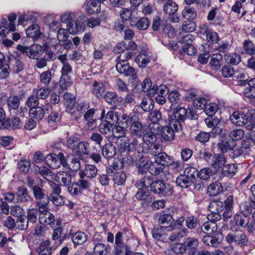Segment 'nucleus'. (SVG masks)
<instances>
[{"mask_svg": "<svg viewBox=\"0 0 255 255\" xmlns=\"http://www.w3.org/2000/svg\"><path fill=\"white\" fill-rule=\"evenodd\" d=\"M113 125L107 120L103 121L99 125L98 128L100 133L104 134L112 132Z\"/></svg>", "mask_w": 255, "mask_h": 255, "instance_id": "obj_41", "label": "nucleus"}, {"mask_svg": "<svg viewBox=\"0 0 255 255\" xmlns=\"http://www.w3.org/2000/svg\"><path fill=\"white\" fill-rule=\"evenodd\" d=\"M174 211L175 212V215L174 216V221L173 223V230L182 225L183 222L185 221V219L184 216L181 214L182 210L180 209H174Z\"/></svg>", "mask_w": 255, "mask_h": 255, "instance_id": "obj_42", "label": "nucleus"}, {"mask_svg": "<svg viewBox=\"0 0 255 255\" xmlns=\"http://www.w3.org/2000/svg\"><path fill=\"white\" fill-rule=\"evenodd\" d=\"M86 9L90 14L97 13L100 11L101 5L96 0H89L87 4Z\"/></svg>", "mask_w": 255, "mask_h": 255, "instance_id": "obj_37", "label": "nucleus"}, {"mask_svg": "<svg viewBox=\"0 0 255 255\" xmlns=\"http://www.w3.org/2000/svg\"><path fill=\"white\" fill-rule=\"evenodd\" d=\"M223 191V186L219 182L210 184L208 188V193L212 196H216Z\"/></svg>", "mask_w": 255, "mask_h": 255, "instance_id": "obj_31", "label": "nucleus"}, {"mask_svg": "<svg viewBox=\"0 0 255 255\" xmlns=\"http://www.w3.org/2000/svg\"><path fill=\"white\" fill-rule=\"evenodd\" d=\"M148 169L151 175H157L163 171V166L154 161L150 164Z\"/></svg>", "mask_w": 255, "mask_h": 255, "instance_id": "obj_55", "label": "nucleus"}, {"mask_svg": "<svg viewBox=\"0 0 255 255\" xmlns=\"http://www.w3.org/2000/svg\"><path fill=\"white\" fill-rule=\"evenodd\" d=\"M15 196L16 202L19 204L26 205L33 201L28 189L23 186L17 187Z\"/></svg>", "mask_w": 255, "mask_h": 255, "instance_id": "obj_8", "label": "nucleus"}, {"mask_svg": "<svg viewBox=\"0 0 255 255\" xmlns=\"http://www.w3.org/2000/svg\"><path fill=\"white\" fill-rule=\"evenodd\" d=\"M62 227H58L53 230L52 234V240L58 245L61 244L65 239V235L62 236Z\"/></svg>", "mask_w": 255, "mask_h": 255, "instance_id": "obj_35", "label": "nucleus"}, {"mask_svg": "<svg viewBox=\"0 0 255 255\" xmlns=\"http://www.w3.org/2000/svg\"><path fill=\"white\" fill-rule=\"evenodd\" d=\"M75 154L79 158H83V155H89L90 154V145L86 141H79L74 151Z\"/></svg>", "mask_w": 255, "mask_h": 255, "instance_id": "obj_21", "label": "nucleus"}, {"mask_svg": "<svg viewBox=\"0 0 255 255\" xmlns=\"http://www.w3.org/2000/svg\"><path fill=\"white\" fill-rule=\"evenodd\" d=\"M138 191L135 194V197L138 200H147V201H149L151 200V197L149 198V191L148 189L142 188L140 187H138Z\"/></svg>", "mask_w": 255, "mask_h": 255, "instance_id": "obj_47", "label": "nucleus"}, {"mask_svg": "<svg viewBox=\"0 0 255 255\" xmlns=\"http://www.w3.org/2000/svg\"><path fill=\"white\" fill-rule=\"evenodd\" d=\"M51 90L48 87H42L39 89H34L33 90V93L35 94L38 99L44 100L46 99L50 93Z\"/></svg>", "mask_w": 255, "mask_h": 255, "instance_id": "obj_48", "label": "nucleus"}, {"mask_svg": "<svg viewBox=\"0 0 255 255\" xmlns=\"http://www.w3.org/2000/svg\"><path fill=\"white\" fill-rule=\"evenodd\" d=\"M69 236L75 246L83 245L88 240V235L85 232L80 231L75 233L70 232Z\"/></svg>", "mask_w": 255, "mask_h": 255, "instance_id": "obj_15", "label": "nucleus"}, {"mask_svg": "<svg viewBox=\"0 0 255 255\" xmlns=\"http://www.w3.org/2000/svg\"><path fill=\"white\" fill-rule=\"evenodd\" d=\"M46 164L51 168L57 169L59 168L61 165L63 167H67L66 159L62 152H59L57 155L55 153H50L44 158Z\"/></svg>", "mask_w": 255, "mask_h": 255, "instance_id": "obj_4", "label": "nucleus"}, {"mask_svg": "<svg viewBox=\"0 0 255 255\" xmlns=\"http://www.w3.org/2000/svg\"><path fill=\"white\" fill-rule=\"evenodd\" d=\"M72 72V68L70 64L64 63L61 69V79L60 80V86L62 89H66L71 84V79L69 74Z\"/></svg>", "mask_w": 255, "mask_h": 255, "instance_id": "obj_7", "label": "nucleus"}, {"mask_svg": "<svg viewBox=\"0 0 255 255\" xmlns=\"http://www.w3.org/2000/svg\"><path fill=\"white\" fill-rule=\"evenodd\" d=\"M33 194L36 201L48 199V196L44 193L43 190L39 186H35L32 189Z\"/></svg>", "mask_w": 255, "mask_h": 255, "instance_id": "obj_58", "label": "nucleus"}, {"mask_svg": "<svg viewBox=\"0 0 255 255\" xmlns=\"http://www.w3.org/2000/svg\"><path fill=\"white\" fill-rule=\"evenodd\" d=\"M53 108L51 105L49 103L45 104L42 107H36L30 109L29 115L34 118L38 120H42L46 113H48L49 110Z\"/></svg>", "mask_w": 255, "mask_h": 255, "instance_id": "obj_11", "label": "nucleus"}, {"mask_svg": "<svg viewBox=\"0 0 255 255\" xmlns=\"http://www.w3.org/2000/svg\"><path fill=\"white\" fill-rule=\"evenodd\" d=\"M17 49L22 53H25L28 57L31 59L37 58L39 55V47L37 45H33L29 47L18 45Z\"/></svg>", "mask_w": 255, "mask_h": 255, "instance_id": "obj_13", "label": "nucleus"}, {"mask_svg": "<svg viewBox=\"0 0 255 255\" xmlns=\"http://www.w3.org/2000/svg\"><path fill=\"white\" fill-rule=\"evenodd\" d=\"M181 121H179L178 119L173 118V116L171 115L169 118V124L168 126L170 128H171L175 132H178L181 129Z\"/></svg>", "mask_w": 255, "mask_h": 255, "instance_id": "obj_56", "label": "nucleus"}, {"mask_svg": "<svg viewBox=\"0 0 255 255\" xmlns=\"http://www.w3.org/2000/svg\"><path fill=\"white\" fill-rule=\"evenodd\" d=\"M95 113V110L94 109H90L84 113V117L85 121H86V124L91 128H93L96 126V121L93 119Z\"/></svg>", "mask_w": 255, "mask_h": 255, "instance_id": "obj_34", "label": "nucleus"}, {"mask_svg": "<svg viewBox=\"0 0 255 255\" xmlns=\"http://www.w3.org/2000/svg\"><path fill=\"white\" fill-rule=\"evenodd\" d=\"M12 65V69L15 73H18L23 69L24 64L19 58L14 57L10 61Z\"/></svg>", "mask_w": 255, "mask_h": 255, "instance_id": "obj_63", "label": "nucleus"}, {"mask_svg": "<svg viewBox=\"0 0 255 255\" xmlns=\"http://www.w3.org/2000/svg\"><path fill=\"white\" fill-rule=\"evenodd\" d=\"M140 107L144 112H150L154 108V102L150 98H144L140 103Z\"/></svg>", "mask_w": 255, "mask_h": 255, "instance_id": "obj_57", "label": "nucleus"}, {"mask_svg": "<svg viewBox=\"0 0 255 255\" xmlns=\"http://www.w3.org/2000/svg\"><path fill=\"white\" fill-rule=\"evenodd\" d=\"M116 61L117 62L116 67L119 73L124 74L125 76H130L131 80H134V82H138L135 70L133 67L129 66L128 61L118 60V58Z\"/></svg>", "mask_w": 255, "mask_h": 255, "instance_id": "obj_5", "label": "nucleus"}, {"mask_svg": "<svg viewBox=\"0 0 255 255\" xmlns=\"http://www.w3.org/2000/svg\"><path fill=\"white\" fill-rule=\"evenodd\" d=\"M189 112L188 113V110L185 108H179L176 109L175 112L173 113L172 116L173 118L178 119L179 121L183 122L187 117H190V119L196 118V117L193 115L192 110L189 109Z\"/></svg>", "mask_w": 255, "mask_h": 255, "instance_id": "obj_18", "label": "nucleus"}, {"mask_svg": "<svg viewBox=\"0 0 255 255\" xmlns=\"http://www.w3.org/2000/svg\"><path fill=\"white\" fill-rule=\"evenodd\" d=\"M236 224L241 227H246L249 222V217L241 212L235 215L234 217Z\"/></svg>", "mask_w": 255, "mask_h": 255, "instance_id": "obj_40", "label": "nucleus"}, {"mask_svg": "<svg viewBox=\"0 0 255 255\" xmlns=\"http://www.w3.org/2000/svg\"><path fill=\"white\" fill-rule=\"evenodd\" d=\"M153 156L154 161L163 166H169L172 162L170 157L165 152H156L153 153Z\"/></svg>", "mask_w": 255, "mask_h": 255, "instance_id": "obj_20", "label": "nucleus"}, {"mask_svg": "<svg viewBox=\"0 0 255 255\" xmlns=\"http://www.w3.org/2000/svg\"><path fill=\"white\" fill-rule=\"evenodd\" d=\"M48 198L36 201V207L39 214L48 211Z\"/></svg>", "mask_w": 255, "mask_h": 255, "instance_id": "obj_59", "label": "nucleus"}, {"mask_svg": "<svg viewBox=\"0 0 255 255\" xmlns=\"http://www.w3.org/2000/svg\"><path fill=\"white\" fill-rule=\"evenodd\" d=\"M129 133L131 137H141L144 134L146 126L139 121H133V122L129 126Z\"/></svg>", "mask_w": 255, "mask_h": 255, "instance_id": "obj_9", "label": "nucleus"}, {"mask_svg": "<svg viewBox=\"0 0 255 255\" xmlns=\"http://www.w3.org/2000/svg\"><path fill=\"white\" fill-rule=\"evenodd\" d=\"M185 92L184 97L186 100L188 101L194 102L199 96L198 92L195 89L189 88L184 90Z\"/></svg>", "mask_w": 255, "mask_h": 255, "instance_id": "obj_61", "label": "nucleus"}, {"mask_svg": "<svg viewBox=\"0 0 255 255\" xmlns=\"http://www.w3.org/2000/svg\"><path fill=\"white\" fill-rule=\"evenodd\" d=\"M151 191L161 196H169L173 192V187L169 184H166L160 180H154Z\"/></svg>", "mask_w": 255, "mask_h": 255, "instance_id": "obj_3", "label": "nucleus"}, {"mask_svg": "<svg viewBox=\"0 0 255 255\" xmlns=\"http://www.w3.org/2000/svg\"><path fill=\"white\" fill-rule=\"evenodd\" d=\"M38 173L44 179L50 182L53 179L54 174L52 171L46 167H40L38 168Z\"/></svg>", "mask_w": 255, "mask_h": 255, "instance_id": "obj_53", "label": "nucleus"}, {"mask_svg": "<svg viewBox=\"0 0 255 255\" xmlns=\"http://www.w3.org/2000/svg\"><path fill=\"white\" fill-rule=\"evenodd\" d=\"M175 133L171 128L168 125L164 126L162 128L161 134L162 138L166 141H171L175 138Z\"/></svg>", "mask_w": 255, "mask_h": 255, "instance_id": "obj_32", "label": "nucleus"}, {"mask_svg": "<svg viewBox=\"0 0 255 255\" xmlns=\"http://www.w3.org/2000/svg\"><path fill=\"white\" fill-rule=\"evenodd\" d=\"M226 240L229 243L234 242L241 245H245L248 242V239L246 235L241 231L229 233L226 237Z\"/></svg>", "mask_w": 255, "mask_h": 255, "instance_id": "obj_12", "label": "nucleus"}, {"mask_svg": "<svg viewBox=\"0 0 255 255\" xmlns=\"http://www.w3.org/2000/svg\"><path fill=\"white\" fill-rule=\"evenodd\" d=\"M233 77L239 80V82L241 83L240 85H245L246 83L247 75L245 71L243 69H239L234 71Z\"/></svg>", "mask_w": 255, "mask_h": 255, "instance_id": "obj_49", "label": "nucleus"}, {"mask_svg": "<svg viewBox=\"0 0 255 255\" xmlns=\"http://www.w3.org/2000/svg\"><path fill=\"white\" fill-rule=\"evenodd\" d=\"M92 94L97 99L103 98L106 87V83L103 81L92 80L90 82Z\"/></svg>", "mask_w": 255, "mask_h": 255, "instance_id": "obj_6", "label": "nucleus"}, {"mask_svg": "<svg viewBox=\"0 0 255 255\" xmlns=\"http://www.w3.org/2000/svg\"><path fill=\"white\" fill-rule=\"evenodd\" d=\"M237 171V168L235 164H230L226 165L223 169V173L228 177H232Z\"/></svg>", "mask_w": 255, "mask_h": 255, "instance_id": "obj_52", "label": "nucleus"}, {"mask_svg": "<svg viewBox=\"0 0 255 255\" xmlns=\"http://www.w3.org/2000/svg\"><path fill=\"white\" fill-rule=\"evenodd\" d=\"M126 180V174L121 171H117L114 174L113 181L118 186L123 185Z\"/></svg>", "mask_w": 255, "mask_h": 255, "instance_id": "obj_50", "label": "nucleus"}, {"mask_svg": "<svg viewBox=\"0 0 255 255\" xmlns=\"http://www.w3.org/2000/svg\"><path fill=\"white\" fill-rule=\"evenodd\" d=\"M9 23H7L6 22V24L3 23V27H4V28H3L0 31V36L5 37L6 36V34H9V32H14L16 30V26L15 25L12 23V22L14 21L16 19V16L14 13L10 14L8 17Z\"/></svg>", "mask_w": 255, "mask_h": 255, "instance_id": "obj_16", "label": "nucleus"}, {"mask_svg": "<svg viewBox=\"0 0 255 255\" xmlns=\"http://www.w3.org/2000/svg\"><path fill=\"white\" fill-rule=\"evenodd\" d=\"M57 177L60 183H62L64 186L67 185L71 181V175L65 171L58 172L57 174Z\"/></svg>", "mask_w": 255, "mask_h": 255, "instance_id": "obj_51", "label": "nucleus"}, {"mask_svg": "<svg viewBox=\"0 0 255 255\" xmlns=\"http://www.w3.org/2000/svg\"><path fill=\"white\" fill-rule=\"evenodd\" d=\"M183 244L186 250L188 251L189 255H195L196 254V249L199 245L197 239L195 238L188 237L184 240Z\"/></svg>", "mask_w": 255, "mask_h": 255, "instance_id": "obj_17", "label": "nucleus"}, {"mask_svg": "<svg viewBox=\"0 0 255 255\" xmlns=\"http://www.w3.org/2000/svg\"><path fill=\"white\" fill-rule=\"evenodd\" d=\"M199 225V221L196 217L191 216L185 218V226L188 229L191 230H197Z\"/></svg>", "mask_w": 255, "mask_h": 255, "instance_id": "obj_36", "label": "nucleus"}, {"mask_svg": "<svg viewBox=\"0 0 255 255\" xmlns=\"http://www.w3.org/2000/svg\"><path fill=\"white\" fill-rule=\"evenodd\" d=\"M128 145H120L119 151L121 152H131L137 149L139 152L147 153L149 150V146L145 143H139L137 137H131Z\"/></svg>", "mask_w": 255, "mask_h": 255, "instance_id": "obj_2", "label": "nucleus"}, {"mask_svg": "<svg viewBox=\"0 0 255 255\" xmlns=\"http://www.w3.org/2000/svg\"><path fill=\"white\" fill-rule=\"evenodd\" d=\"M196 156L197 158L203 159L207 162H209L212 158V153L206 149L197 150Z\"/></svg>", "mask_w": 255, "mask_h": 255, "instance_id": "obj_62", "label": "nucleus"}, {"mask_svg": "<svg viewBox=\"0 0 255 255\" xmlns=\"http://www.w3.org/2000/svg\"><path fill=\"white\" fill-rule=\"evenodd\" d=\"M217 225L216 222L209 220L208 222H205L201 227V231L198 232L199 234L203 232H208L210 234H214L217 233Z\"/></svg>", "mask_w": 255, "mask_h": 255, "instance_id": "obj_28", "label": "nucleus"}, {"mask_svg": "<svg viewBox=\"0 0 255 255\" xmlns=\"http://www.w3.org/2000/svg\"><path fill=\"white\" fill-rule=\"evenodd\" d=\"M39 221L41 224L46 225L54 223L55 217L48 211L39 214Z\"/></svg>", "mask_w": 255, "mask_h": 255, "instance_id": "obj_26", "label": "nucleus"}, {"mask_svg": "<svg viewBox=\"0 0 255 255\" xmlns=\"http://www.w3.org/2000/svg\"><path fill=\"white\" fill-rule=\"evenodd\" d=\"M171 213V214L164 213L161 215L158 219L159 225L165 228L168 232L173 230V223L174 221V216L175 215L174 209L172 210Z\"/></svg>", "mask_w": 255, "mask_h": 255, "instance_id": "obj_10", "label": "nucleus"}, {"mask_svg": "<svg viewBox=\"0 0 255 255\" xmlns=\"http://www.w3.org/2000/svg\"><path fill=\"white\" fill-rule=\"evenodd\" d=\"M135 165L138 172L143 174L147 171L149 165L147 158L141 156L136 161Z\"/></svg>", "mask_w": 255, "mask_h": 255, "instance_id": "obj_29", "label": "nucleus"}, {"mask_svg": "<svg viewBox=\"0 0 255 255\" xmlns=\"http://www.w3.org/2000/svg\"><path fill=\"white\" fill-rule=\"evenodd\" d=\"M223 56L219 53H216L212 55L210 61V65L214 69H218L221 66Z\"/></svg>", "mask_w": 255, "mask_h": 255, "instance_id": "obj_43", "label": "nucleus"}, {"mask_svg": "<svg viewBox=\"0 0 255 255\" xmlns=\"http://www.w3.org/2000/svg\"><path fill=\"white\" fill-rule=\"evenodd\" d=\"M26 35L29 38H31L33 40L38 39L41 36L40 26L38 24L34 23L31 25L26 29Z\"/></svg>", "mask_w": 255, "mask_h": 255, "instance_id": "obj_25", "label": "nucleus"}, {"mask_svg": "<svg viewBox=\"0 0 255 255\" xmlns=\"http://www.w3.org/2000/svg\"><path fill=\"white\" fill-rule=\"evenodd\" d=\"M226 162L225 156L223 154H218L214 156V160L211 164L215 168H219L223 166Z\"/></svg>", "mask_w": 255, "mask_h": 255, "instance_id": "obj_64", "label": "nucleus"}, {"mask_svg": "<svg viewBox=\"0 0 255 255\" xmlns=\"http://www.w3.org/2000/svg\"><path fill=\"white\" fill-rule=\"evenodd\" d=\"M97 174L98 169L95 165L92 164H86L84 168L79 173L80 178H84L86 177L92 179L96 177Z\"/></svg>", "mask_w": 255, "mask_h": 255, "instance_id": "obj_14", "label": "nucleus"}, {"mask_svg": "<svg viewBox=\"0 0 255 255\" xmlns=\"http://www.w3.org/2000/svg\"><path fill=\"white\" fill-rule=\"evenodd\" d=\"M61 118V116L59 112L55 110L53 111L52 109V111L48 117L47 121L48 125L52 127L53 129H55L57 124L60 121Z\"/></svg>", "mask_w": 255, "mask_h": 255, "instance_id": "obj_27", "label": "nucleus"}, {"mask_svg": "<svg viewBox=\"0 0 255 255\" xmlns=\"http://www.w3.org/2000/svg\"><path fill=\"white\" fill-rule=\"evenodd\" d=\"M230 120L234 125L245 126L247 129L252 131L255 128V110L248 108L243 112L235 111L231 116Z\"/></svg>", "mask_w": 255, "mask_h": 255, "instance_id": "obj_1", "label": "nucleus"}, {"mask_svg": "<svg viewBox=\"0 0 255 255\" xmlns=\"http://www.w3.org/2000/svg\"><path fill=\"white\" fill-rule=\"evenodd\" d=\"M222 239V235L218 232L215 236L207 235L203 237V242L207 245L212 247L217 246Z\"/></svg>", "mask_w": 255, "mask_h": 255, "instance_id": "obj_24", "label": "nucleus"}, {"mask_svg": "<svg viewBox=\"0 0 255 255\" xmlns=\"http://www.w3.org/2000/svg\"><path fill=\"white\" fill-rule=\"evenodd\" d=\"M176 183L182 188H187L192 184L193 181L183 174L177 177Z\"/></svg>", "mask_w": 255, "mask_h": 255, "instance_id": "obj_38", "label": "nucleus"}, {"mask_svg": "<svg viewBox=\"0 0 255 255\" xmlns=\"http://www.w3.org/2000/svg\"><path fill=\"white\" fill-rule=\"evenodd\" d=\"M168 100L171 104V107H177L181 102L179 93L176 90L171 91L168 94Z\"/></svg>", "mask_w": 255, "mask_h": 255, "instance_id": "obj_30", "label": "nucleus"}, {"mask_svg": "<svg viewBox=\"0 0 255 255\" xmlns=\"http://www.w3.org/2000/svg\"><path fill=\"white\" fill-rule=\"evenodd\" d=\"M150 61V57L147 53H141L137 55L135 58V62L141 68H144Z\"/></svg>", "mask_w": 255, "mask_h": 255, "instance_id": "obj_33", "label": "nucleus"}, {"mask_svg": "<svg viewBox=\"0 0 255 255\" xmlns=\"http://www.w3.org/2000/svg\"><path fill=\"white\" fill-rule=\"evenodd\" d=\"M167 230L164 227H154L152 230L151 233L152 237L156 240H160L162 237L166 234Z\"/></svg>", "mask_w": 255, "mask_h": 255, "instance_id": "obj_60", "label": "nucleus"}, {"mask_svg": "<svg viewBox=\"0 0 255 255\" xmlns=\"http://www.w3.org/2000/svg\"><path fill=\"white\" fill-rule=\"evenodd\" d=\"M219 122L218 118L213 116L209 117L205 119V122L208 128L216 129V132H217L221 136H223L226 134V130L223 128H217Z\"/></svg>", "mask_w": 255, "mask_h": 255, "instance_id": "obj_23", "label": "nucleus"}, {"mask_svg": "<svg viewBox=\"0 0 255 255\" xmlns=\"http://www.w3.org/2000/svg\"><path fill=\"white\" fill-rule=\"evenodd\" d=\"M178 5L173 0L165 3L163 5V11L168 15L174 14L178 9Z\"/></svg>", "mask_w": 255, "mask_h": 255, "instance_id": "obj_39", "label": "nucleus"}, {"mask_svg": "<svg viewBox=\"0 0 255 255\" xmlns=\"http://www.w3.org/2000/svg\"><path fill=\"white\" fill-rule=\"evenodd\" d=\"M141 137L142 143H145L147 145H148V143L152 144L156 140L155 134L150 130L148 131L147 129Z\"/></svg>", "mask_w": 255, "mask_h": 255, "instance_id": "obj_44", "label": "nucleus"}, {"mask_svg": "<svg viewBox=\"0 0 255 255\" xmlns=\"http://www.w3.org/2000/svg\"><path fill=\"white\" fill-rule=\"evenodd\" d=\"M182 14L183 17L187 20L194 19L197 16V11L195 8L190 6L185 7Z\"/></svg>", "mask_w": 255, "mask_h": 255, "instance_id": "obj_45", "label": "nucleus"}, {"mask_svg": "<svg viewBox=\"0 0 255 255\" xmlns=\"http://www.w3.org/2000/svg\"><path fill=\"white\" fill-rule=\"evenodd\" d=\"M245 135V131L241 128H236L231 131L229 134L230 138L235 142L236 141L242 140Z\"/></svg>", "mask_w": 255, "mask_h": 255, "instance_id": "obj_46", "label": "nucleus"}, {"mask_svg": "<svg viewBox=\"0 0 255 255\" xmlns=\"http://www.w3.org/2000/svg\"><path fill=\"white\" fill-rule=\"evenodd\" d=\"M236 146V143L230 138L223 139L217 144L218 148L223 153L232 150Z\"/></svg>", "mask_w": 255, "mask_h": 255, "instance_id": "obj_19", "label": "nucleus"}, {"mask_svg": "<svg viewBox=\"0 0 255 255\" xmlns=\"http://www.w3.org/2000/svg\"><path fill=\"white\" fill-rule=\"evenodd\" d=\"M103 156L106 159H111L116 154V148L112 143L109 142L101 146Z\"/></svg>", "mask_w": 255, "mask_h": 255, "instance_id": "obj_22", "label": "nucleus"}, {"mask_svg": "<svg viewBox=\"0 0 255 255\" xmlns=\"http://www.w3.org/2000/svg\"><path fill=\"white\" fill-rule=\"evenodd\" d=\"M224 59L227 63L233 65H237L241 61L240 56L236 53L226 54L224 56Z\"/></svg>", "mask_w": 255, "mask_h": 255, "instance_id": "obj_54", "label": "nucleus"}]
</instances>
